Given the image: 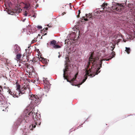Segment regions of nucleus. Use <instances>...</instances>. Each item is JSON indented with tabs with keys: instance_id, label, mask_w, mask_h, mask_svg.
<instances>
[{
	"instance_id": "25",
	"label": "nucleus",
	"mask_w": 135,
	"mask_h": 135,
	"mask_svg": "<svg viewBox=\"0 0 135 135\" xmlns=\"http://www.w3.org/2000/svg\"><path fill=\"white\" fill-rule=\"evenodd\" d=\"M17 88L16 90H20V85H18L17 86Z\"/></svg>"
},
{
	"instance_id": "21",
	"label": "nucleus",
	"mask_w": 135,
	"mask_h": 135,
	"mask_svg": "<svg viewBox=\"0 0 135 135\" xmlns=\"http://www.w3.org/2000/svg\"><path fill=\"white\" fill-rule=\"evenodd\" d=\"M56 42V41L53 40L50 41V44L55 45Z\"/></svg>"
},
{
	"instance_id": "24",
	"label": "nucleus",
	"mask_w": 135,
	"mask_h": 135,
	"mask_svg": "<svg viewBox=\"0 0 135 135\" xmlns=\"http://www.w3.org/2000/svg\"><path fill=\"white\" fill-rule=\"evenodd\" d=\"M36 38L35 39V38H34V39L33 40L31 41L32 43H33L36 42L37 41L36 40Z\"/></svg>"
},
{
	"instance_id": "27",
	"label": "nucleus",
	"mask_w": 135,
	"mask_h": 135,
	"mask_svg": "<svg viewBox=\"0 0 135 135\" xmlns=\"http://www.w3.org/2000/svg\"><path fill=\"white\" fill-rule=\"evenodd\" d=\"M81 13L80 10H79L78 11V15L77 16L78 18H79L80 17V14Z\"/></svg>"
},
{
	"instance_id": "6",
	"label": "nucleus",
	"mask_w": 135,
	"mask_h": 135,
	"mask_svg": "<svg viewBox=\"0 0 135 135\" xmlns=\"http://www.w3.org/2000/svg\"><path fill=\"white\" fill-rule=\"evenodd\" d=\"M85 17L86 18H85V17L84 16L82 17V18L86 21L91 20V19H92L93 18L91 13H90L88 14H86Z\"/></svg>"
},
{
	"instance_id": "40",
	"label": "nucleus",
	"mask_w": 135,
	"mask_h": 135,
	"mask_svg": "<svg viewBox=\"0 0 135 135\" xmlns=\"http://www.w3.org/2000/svg\"><path fill=\"white\" fill-rule=\"evenodd\" d=\"M47 26H49V25H47Z\"/></svg>"
},
{
	"instance_id": "19",
	"label": "nucleus",
	"mask_w": 135,
	"mask_h": 135,
	"mask_svg": "<svg viewBox=\"0 0 135 135\" xmlns=\"http://www.w3.org/2000/svg\"><path fill=\"white\" fill-rule=\"evenodd\" d=\"M43 81L44 83V85L50 84L47 78L45 79Z\"/></svg>"
},
{
	"instance_id": "32",
	"label": "nucleus",
	"mask_w": 135,
	"mask_h": 135,
	"mask_svg": "<svg viewBox=\"0 0 135 135\" xmlns=\"http://www.w3.org/2000/svg\"><path fill=\"white\" fill-rule=\"evenodd\" d=\"M102 60L100 61V62L101 63V64H100V67H101V66H102Z\"/></svg>"
},
{
	"instance_id": "14",
	"label": "nucleus",
	"mask_w": 135,
	"mask_h": 135,
	"mask_svg": "<svg viewBox=\"0 0 135 135\" xmlns=\"http://www.w3.org/2000/svg\"><path fill=\"white\" fill-rule=\"evenodd\" d=\"M65 64H66L67 65H68L67 64H69V63L70 62V61L68 57H66L65 58Z\"/></svg>"
},
{
	"instance_id": "9",
	"label": "nucleus",
	"mask_w": 135,
	"mask_h": 135,
	"mask_svg": "<svg viewBox=\"0 0 135 135\" xmlns=\"http://www.w3.org/2000/svg\"><path fill=\"white\" fill-rule=\"evenodd\" d=\"M13 97H18L21 95V94L19 90H16L13 92Z\"/></svg>"
},
{
	"instance_id": "38",
	"label": "nucleus",
	"mask_w": 135,
	"mask_h": 135,
	"mask_svg": "<svg viewBox=\"0 0 135 135\" xmlns=\"http://www.w3.org/2000/svg\"><path fill=\"white\" fill-rule=\"evenodd\" d=\"M0 88H2V87L1 86H0Z\"/></svg>"
},
{
	"instance_id": "33",
	"label": "nucleus",
	"mask_w": 135,
	"mask_h": 135,
	"mask_svg": "<svg viewBox=\"0 0 135 135\" xmlns=\"http://www.w3.org/2000/svg\"><path fill=\"white\" fill-rule=\"evenodd\" d=\"M22 10L21 9H19V11H18V12H20Z\"/></svg>"
},
{
	"instance_id": "16",
	"label": "nucleus",
	"mask_w": 135,
	"mask_h": 135,
	"mask_svg": "<svg viewBox=\"0 0 135 135\" xmlns=\"http://www.w3.org/2000/svg\"><path fill=\"white\" fill-rule=\"evenodd\" d=\"M125 51L127 52V53L128 54H130V52L131 51V50L130 48L126 47V50Z\"/></svg>"
},
{
	"instance_id": "34",
	"label": "nucleus",
	"mask_w": 135,
	"mask_h": 135,
	"mask_svg": "<svg viewBox=\"0 0 135 135\" xmlns=\"http://www.w3.org/2000/svg\"><path fill=\"white\" fill-rule=\"evenodd\" d=\"M66 13L65 12H64L63 13H62V15H63L64 14Z\"/></svg>"
},
{
	"instance_id": "22",
	"label": "nucleus",
	"mask_w": 135,
	"mask_h": 135,
	"mask_svg": "<svg viewBox=\"0 0 135 135\" xmlns=\"http://www.w3.org/2000/svg\"><path fill=\"white\" fill-rule=\"evenodd\" d=\"M53 47H54L55 49L59 48L61 47L60 46L57 45H55Z\"/></svg>"
},
{
	"instance_id": "11",
	"label": "nucleus",
	"mask_w": 135,
	"mask_h": 135,
	"mask_svg": "<svg viewBox=\"0 0 135 135\" xmlns=\"http://www.w3.org/2000/svg\"><path fill=\"white\" fill-rule=\"evenodd\" d=\"M44 85L45 91L48 92L50 89V84H45Z\"/></svg>"
},
{
	"instance_id": "10",
	"label": "nucleus",
	"mask_w": 135,
	"mask_h": 135,
	"mask_svg": "<svg viewBox=\"0 0 135 135\" xmlns=\"http://www.w3.org/2000/svg\"><path fill=\"white\" fill-rule=\"evenodd\" d=\"M112 47V52L111 53V55H112V56H110L109 57V58L107 59H105V60H106V61H109V60L111 59L113 57H114L115 55V52L113 51V50H114L115 47Z\"/></svg>"
},
{
	"instance_id": "41",
	"label": "nucleus",
	"mask_w": 135,
	"mask_h": 135,
	"mask_svg": "<svg viewBox=\"0 0 135 135\" xmlns=\"http://www.w3.org/2000/svg\"><path fill=\"white\" fill-rule=\"evenodd\" d=\"M33 17H35V15H33Z\"/></svg>"
},
{
	"instance_id": "29",
	"label": "nucleus",
	"mask_w": 135,
	"mask_h": 135,
	"mask_svg": "<svg viewBox=\"0 0 135 135\" xmlns=\"http://www.w3.org/2000/svg\"><path fill=\"white\" fill-rule=\"evenodd\" d=\"M37 28L38 29V30H40L42 28V26H38L37 27Z\"/></svg>"
},
{
	"instance_id": "13",
	"label": "nucleus",
	"mask_w": 135,
	"mask_h": 135,
	"mask_svg": "<svg viewBox=\"0 0 135 135\" xmlns=\"http://www.w3.org/2000/svg\"><path fill=\"white\" fill-rule=\"evenodd\" d=\"M28 73L31 76L32 75V73H33V68L32 67H30V68H28Z\"/></svg>"
},
{
	"instance_id": "30",
	"label": "nucleus",
	"mask_w": 135,
	"mask_h": 135,
	"mask_svg": "<svg viewBox=\"0 0 135 135\" xmlns=\"http://www.w3.org/2000/svg\"><path fill=\"white\" fill-rule=\"evenodd\" d=\"M81 84H80V83L79 84H78V85H75V86H78V87H80V85H81Z\"/></svg>"
},
{
	"instance_id": "2",
	"label": "nucleus",
	"mask_w": 135,
	"mask_h": 135,
	"mask_svg": "<svg viewBox=\"0 0 135 135\" xmlns=\"http://www.w3.org/2000/svg\"><path fill=\"white\" fill-rule=\"evenodd\" d=\"M29 116H32L34 121V122L33 123V124L31 125L32 128H35L36 125L38 126L40 125L41 122L40 120V114L37 113H35L34 112H32V111L30 112L28 114L27 116L26 115V117L24 119L25 122L26 123L29 122V120H27V119H29Z\"/></svg>"
},
{
	"instance_id": "31",
	"label": "nucleus",
	"mask_w": 135,
	"mask_h": 135,
	"mask_svg": "<svg viewBox=\"0 0 135 135\" xmlns=\"http://www.w3.org/2000/svg\"><path fill=\"white\" fill-rule=\"evenodd\" d=\"M26 12H26V11H25V14H24L25 16H27V13Z\"/></svg>"
},
{
	"instance_id": "1",
	"label": "nucleus",
	"mask_w": 135,
	"mask_h": 135,
	"mask_svg": "<svg viewBox=\"0 0 135 135\" xmlns=\"http://www.w3.org/2000/svg\"><path fill=\"white\" fill-rule=\"evenodd\" d=\"M30 86L28 85L26 86L24 85V87L21 88L20 91L21 94H24L25 93H29V98L31 100H32L33 103H34L36 104H39L40 102V98L37 95H35L31 94V90L30 89Z\"/></svg>"
},
{
	"instance_id": "39",
	"label": "nucleus",
	"mask_w": 135,
	"mask_h": 135,
	"mask_svg": "<svg viewBox=\"0 0 135 135\" xmlns=\"http://www.w3.org/2000/svg\"><path fill=\"white\" fill-rule=\"evenodd\" d=\"M123 40V41H124V42H126V41L125 40Z\"/></svg>"
},
{
	"instance_id": "3",
	"label": "nucleus",
	"mask_w": 135,
	"mask_h": 135,
	"mask_svg": "<svg viewBox=\"0 0 135 135\" xmlns=\"http://www.w3.org/2000/svg\"><path fill=\"white\" fill-rule=\"evenodd\" d=\"M93 52L91 53L90 57L89 58V61L88 65H87V68H88L89 67V66L90 65L91 63L92 64L91 69H92L94 67L97 68V61L98 60L99 58L98 57H95L94 58L93 57Z\"/></svg>"
},
{
	"instance_id": "12",
	"label": "nucleus",
	"mask_w": 135,
	"mask_h": 135,
	"mask_svg": "<svg viewBox=\"0 0 135 135\" xmlns=\"http://www.w3.org/2000/svg\"><path fill=\"white\" fill-rule=\"evenodd\" d=\"M23 4L25 5V6L24 7V8H26L27 9L28 8H30V4L28 2H26L24 3H23Z\"/></svg>"
},
{
	"instance_id": "8",
	"label": "nucleus",
	"mask_w": 135,
	"mask_h": 135,
	"mask_svg": "<svg viewBox=\"0 0 135 135\" xmlns=\"http://www.w3.org/2000/svg\"><path fill=\"white\" fill-rule=\"evenodd\" d=\"M67 65L66 64H65L66 65V66H65V69H64V74H63V77L65 79H67V76H66L65 72L68 71V66L69 64H67Z\"/></svg>"
},
{
	"instance_id": "26",
	"label": "nucleus",
	"mask_w": 135,
	"mask_h": 135,
	"mask_svg": "<svg viewBox=\"0 0 135 135\" xmlns=\"http://www.w3.org/2000/svg\"><path fill=\"white\" fill-rule=\"evenodd\" d=\"M48 30V28L46 27L45 28H44L42 30V31H44V32H46V31Z\"/></svg>"
},
{
	"instance_id": "37",
	"label": "nucleus",
	"mask_w": 135,
	"mask_h": 135,
	"mask_svg": "<svg viewBox=\"0 0 135 135\" xmlns=\"http://www.w3.org/2000/svg\"><path fill=\"white\" fill-rule=\"evenodd\" d=\"M72 84V85H74V84L73 83H72V84Z\"/></svg>"
},
{
	"instance_id": "20",
	"label": "nucleus",
	"mask_w": 135,
	"mask_h": 135,
	"mask_svg": "<svg viewBox=\"0 0 135 135\" xmlns=\"http://www.w3.org/2000/svg\"><path fill=\"white\" fill-rule=\"evenodd\" d=\"M26 54L28 53V55L27 56V57L28 56H29V55H30L31 52V51H30V50H26Z\"/></svg>"
},
{
	"instance_id": "28",
	"label": "nucleus",
	"mask_w": 135,
	"mask_h": 135,
	"mask_svg": "<svg viewBox=\"0 0 135 135\" xmlns=\"http://www.w3.org/2000/svg\"><path fill=\"white\" fill-rule=\"evenodd\" d=\"M21 63H23L25 65H27V64H27V63L26 62H25V61H22L21 62Z\"/></svg>"
},
{
	"instance_id": "4",
	"label": "nucleus",
	"mask_w": 135,
	"mask_h": 135,
	"mask_svg": "<svg viewBox=\"0 0 135 135\" xmlns=\"http://www.w3.org/2000/svg\"><path fill=\"white\" fill-rule=\"evenodd\" d=\"M88 69L87 68L86 69V74L84 76L85 78L80 83V84H82L87 79L88 76H90L91 77H93L95 75H97L100 72V71H98L100 69V68L99 67L96 70V72L92 71L91 70V69L88 70Z\"/></svg>"
},
{
	"instance_id": "35",
	"label": "nucleus",
	"mask_w": 135,
	"mask_h": 135,
	"mask_svg": "<svg viewBox=\"0 0 135 135\" xmlns=\"http://www.w3.org/2000/svg\"><path fill=\"white\" fill-rule=\"evenodd\" d=\"M120 40H121V39H119L118 40V42H119L120 41Z\"/></svg>"
},
{
	"instance_id": "7",
	"label": "nucleus",
	"mask_w": 135,
	"mask_h": 135,
	"mask_svg": "<svg viewBox=\"0 0 135 135\" xmlns=\"http://www.w3.org/2000/svg\"><path fill=\"white\" fill-rule=\"evenodd\" d=\"M15 53L17 54L18 53H20L21 51V49L19 46L17 45L16 44L14 47Z\"/></svg>"
},
{
	"instance_id": "23",
	"label": "nucleus",
	"mask_w": 135,
	"mask_h": 135,
	"mask_svg": "<svg viewBox=\"0 0 135 135\" xmlns=\"http://www.w3.org/2000/svg\"><path fill=\"white\" fill-rule=\"evenodd\" d=\"M8 92L9 94H10L11 95H12L13 96V92L10 89H9L8 91Z\"/></svg>"
},
{
	"instance_id": "15",
	"label": "nucleus",
	"mask_w": 135,
	"mask_h": 135,
	"mask_svg": "<svg viewBox=\"0 0 135 135\" xmlns=\"http://www.w3.org/2000/svg\"><path fill=\"white\" fill-rule=\"evenodd\" d=\"M21 57V55L20 54H18L16 56V60H20Z\"/></svg>"
},
{
	"instance_id": "5",
	"label": "nucleus",
	"mask_w": 135,
	"mask_h": 135,
	"mask_svg": "<svg viewBox=\"0 0 135 135\" xmlns=\"http://www.w3.org/2000/svg\"><path fill=\"white\" fill-rule=\"evenodd\" d=\"M123 9V6L119 3L117 4L116 5H114L112 6V9L114 12L120 11Z\"/></svg>"
},
{
	"instance_id": "36",
	"label": "nucleus",
	"mask_w": 135,
	"mask_h": 135,
	"mask_svg": "<svg viewBox=\"0 0 135 135\" xmlns=\"http://www.w3.org/2000/svg\"><path fill=\"white\" fill-rule=\"evenodd\" d=\"M47 34V33H45L44 35H46Z\"/></svg>"
},
{
	"instance_id": "18",
	"label": "nucleus",
	"mask_w": 135,
	"mask_h": 135,
	"mask_svg": "<svg viewBox=\"0 0 135 135\" xmlns=\"http://www.w3.org/2000/svg\"><path fill=\"white\" fill-rule=\"evenodd\" d=\"M108 4L107 3H103L102 5V6L103 8V9H104L105 8H107L106 7L108 5Z\"/></svg>"
},
{
	"instance_id": "17",
	"label": "nucleus",
	"mask_w": 135,
	"mask_h": 135,
	"mask_svg": "<svg viewBox=\"0 0 135 135\" xmlns=\"http://www.w3.org/2000/svg\"><path fill=\"white\" fill-rule=\"evenodd\" d=\"M78 75V73H77L76 74H75L74 77L71 79V80L70 81H69V82H73L75 80L77 77Z\"/></svg>"
}]
</instances>
